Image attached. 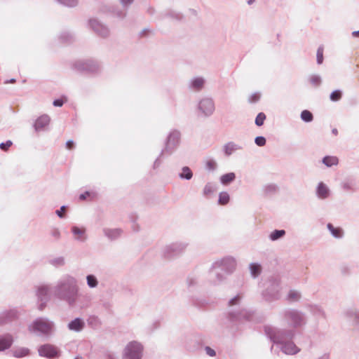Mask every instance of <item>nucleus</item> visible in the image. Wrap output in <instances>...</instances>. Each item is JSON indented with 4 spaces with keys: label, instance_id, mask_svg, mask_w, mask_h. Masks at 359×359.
<instances>
[{
    "label": "nucleus",
    "instance_id": "obj_39",
    "mask_svg": "<svg viewBox=\"0 0 359 359\" xmlns=\"http://www.w3.org/2000/svg\"><path fill=\"white\" fill-rule=\"evenodd\" d=\"M56 1L67 7H75L79 3L78 0H56Z\"/></svg>",
    "mask_w": 359,
    "mask_h": 359
},
{
    "label": "nucleus",
    "instance_id": "obj_55",
    "mask_svg": "<svg viewBox=\"0 0 359 359\" xmlns=\"http://www.w3.org/2000/svg\"><path fill=\"white\" fill-rule=\"evenodd\" d=\"M235 177L236 175L233 172L226 173V184L233 182Z\"/></svg>",
    "mask_w": 359,
    "mask_h": 359
},
{
    "label": "nucleus",
    "instance_id": "obj_30",
    "mask_svg": "<svg viewBox=\"0 0 359 359\" xmlns=\"http://www.w3.org/2000/svg\"><path fill=\"white\" fill-rule=\"evenodd\" d=\"M59 39L61 42L69 43L74 41V36L69 31H64L60 33Z\"/></svg>",
    "mask_w": 359,
    "mask_h": 359
},
{
    "label": "nucleus",
    "instance_id": "obj_42",
    "mask_svg": "<svg viewBox=\"0 0 359 359\" xmlns=\"http://www.w3.org/2000/svg\"><path fill=\"white\" fill-rule=\"evenodd\" d=\"M266 119V115L263 112H260L257 114L255 118V124L257 126H262Z\"/></svg>",
    "mask_w": 359,
    "mask_h": 359
},
{
    "label": "nucleus",
    "instance_id": "obj_54",
    "mask_svg": "<svg viewBox=\"0 0 359 359\" xmlns=\"http://www.w3.org/2000/svg\"><path fill=\"white\" fill-rule=\"evenodd\" d=\"M66 209H67V206L62 205L60 207V208L59 210H57L55 211V213L57 215V217L60 218H64L65 217L64 212L66 211Z\"/></svg>",
    "mask_w": 359,
    "mask_h": 359
},
{
    "label": "nucleus",
    "instance_id": "obj_31",
    "mask_svg": "<svg viewBox=\"0 0 359 359\" xmlns=\"http://www.w3.org/2000/svg\"><path fill=\"white\" fill-rule=\"evenodd\" d=\"M86 284L90 289L95 288L98 286L99 281L94 274H88L86 276Z\"/></svg>",
    "mask_w": 359,
    "mask_h": 359
},
{
    "label": "nucleus",
    "instance_id": "obj_9",
    "mask_svg": "<svg viewBox=\"0 0 359 359\" xmlns=\"http://www.w3.org/2000/svg\"><path fill=\"white\" fill-rule=\"evenodd\" d=\"M143 346L135 341L129 342L125 347L123 353V359H141L142 357Z\"/></svg>",
    "mask_w": 359,
    "mask_h": 359
},
{
    "label": "nucleus",
    "instance_id": "obj_57",
    "mask_svg": "<svg viewBox=\"0 0 359 359\" xmlns=\"http://www.w3.org/2000/svg\"><path fill=\"white\" fill-rule=\"evenodd\" d=\"M92 195H95L93 192H90L88 191H85L84 193L80 194L79 199L83 201L86 200L88 197H90Z\"/></svg>",
    "mask_w": 359,
    "mask_h": 359
},
{
    "label": "nucleus",
    "instance_id": "obj_3",
    "mask_svg": "<svg viewBox=\"0 0 359 359\" xmlns=\"http://www.w3.org/2000/svg\"><path fill=\"white\" fill-rule=\"evenodd\" d=\"M55 323L46 318H38L29 326L30 332L38 335L49 336L54 331Z\"/></svg>",
    "mask_w": 359,
    "mask_h": 359
},
{
    "label": "nucleus",
    "instance_id": "obj_46",
    "mask_svg": "<svg viewBox=\"0 0 359 359\" xmlns=\"http://www.w3.org/2000/svg\"><path fill=\"white\" fill-rule=\"evenodd\" d=\"M50 236L54 238L56 241H58L61 237L60 231L57 228H53L50 231Z\"/></svg>",
    "mask_w": 359,
    "mask_h": 359
},
{
    "label": "nucleus",
    "instance_id": "obj_43",
    "mask_svg": "<svg viewBox=\"0 0 359 359\" xmlns=\"http://www.w3.org/2000/svg\"><path fill=\"white\" fill-rule=\"evenodd\" d=\"M310 82L312 85L318 86L321 83V78L318 75H311L309 78Z\"/></svg>",
    "mask_w": 359,
    "mask_h": 359
},
{
    "label": "nucleus",
    "instance_id": "obj_35",
    "mask_svg": "<svg viewBox=\"0 0 359 359\" xmlns=\"http://www.w3.org/2000/svg\"><path fill=\"white\" fill-rule=\"evenodd\" d=\"M285 235V230H274L269 236V239L271 241H276Z\"/></svg>",
    "mask_w": 359,
    "mask_h": 359
},
{
    "label": "nucleus",
    "instance_id": "obj_36",
    "mask_svg": "<svg viewBox=\"0 0 359 359\" xmlns=\"http://www.w3.org/2000/svg\"><path fill=\"white\" fill-rule=\"evenodd\" d=\"M49 263L55 267H59L64 266L65 264V261L63 257H57L50 259L49 261Z\"/></svg>",
    "mask_w": 359,
    "mask_h": 359
},
{
    "label": "nucleus",
    "instance_id": "obj_53",
    "mask_svg": "<svg viewBox=\"0 0 359 359\" xmlns=\"http://www.w3.org/2000/svg\"><path fill=\"white\" fill-rule=\"evenodd\" d=\"M204 351L208 356L214 357L216 355V351L208 346H205Z\"/></svg>",
    "mask_w": 359,
    "mask_h": 359
},
{
    "label": "nucleus",
    "instance_id": "obj_38",
    "mask_svg": "<svg viewBox=\"0 0 359 359\" xmlns=\"http://www.w3.org/2000/svg\"><path fill=\"white\" fill-rule=\"evenodd\" d=\"M163 18H169L172 20H180L182 19V15L175 11H169L165 14Z\"/></svg>",
    "mask_w": 359,
    "mask_h": 359
},
{
    "label": "nucleus",
    "instance_id": "obj_6",
    "mask_svg": "<svg viewBox=\"0 0 359 359\" xmlns=\"http://www.w3.org/2000/svg\"><path fill=\"white\" fill-rule=\"evenodd\" d=\"M224 278V258L215 261L208 272V281L211 285H219Z\"/></svg>",
    "mask_w": 359,
    "mask_h": 359
},
{
    "label": "nucleus",
    "instance_id": "obj_20",
    "mask_svg": "<svg viewBox=\"0 0 359 359\" xmlns=\"http://www.w3.org/2000/svg\"><path fill=\"white\" fill-rule=\"evenodd\" d=\"M13 343V338L11 334H6L0 335V352L10 348Z\"/></svg>",
    "mask_w": 359,
    "mask_h": 359
},
{
    "label": "nucleus",
    "instance_id": "obj_33",
    "mask_svg": "<svg viewBox=\"0 0 359 359\" xmlns=\"http://www.w3.org/2000/svg\"><path fill=\"white\" fill-rule=\"evenodd\" d=\"M217 191V186L212 183H208L203 189V195L209 197L212 194Z\"/></svg>",
    "mask_w": 359,
    "mask_h": 359
},
{
    "label": "nucleus",
    "instance_id": "obj_23",
    "mask_svg": "<svg viewBox=\"0 0 359 359\" xmlns=\"http://www.w3.org/2000/svg\"><path fill=\"white\" fill-rule=\"evenodd\" d=\"M16 317V313L14 311H6L0 313V325L11 322Z\"/></svg>",
    "mask_w": 359,
    "mask_h": 359
},
{
    "label": "nucleus",
    "instance_id": "obj_24",
    "mask_svg": "<svg viewBox=\"0 0 359 359\" xmlns=\"http://www.w3.org/2000/svg\"><path fill=\"white\" fill-rule=\"evenodd\" d=\"M237 266V260L231 256L226 257V273H233Z\"/></svg>",
    "mask_w": 359,
    "mask_h": 359
},
{
    "label": "nucleus",
    "instance_id": "obj_44",
    "mask_svg": "<svg viewBox=\"0 0 359 359\" xmlns=\"http://www.w3.org/2000/svg\"><path fill=\"white\" fill-rule=\"evenodd\" d=\"M187 285L189 287L196 285L198 282V278L196 276H190L187 278Z\"/></svg>",
    "mask_w": 359,
    "mask_h": 359
},
{
    "label": "nucleus",
    "instance_id": "obj_51",
    "mask_svg": "<svg viewBox=\"0 0 359 359\" xmlns=\"http://www.w3.org/2000/svg\"><path fill=\"white\" fill-rule=\"evenodd\" d=\"M241 299V296L240 294H237L236 297H234L229 301V306H233L235 305L238 304Z\"/></svg>",
    "mask_w": 359,
    "mask_h": 359
},
{
    "label": "nucleus",
    "instance_id": "obj_15",
    "mask_svg": "<svg viewBox=\"0 0 359 359\" xmlns=\"http://www.w3.org/2000/svg\"><path fill=\"white\" fill-rule=\"evenodd\" d=\"M205 82L203 76L193 77L188 83V88L194 92H200L203 89Z\"/></svg>",
    "mask_w": 359,
    "mask_h": 359
},
{
    "label": "nucleus",
    "instance_id": "obj_18",
    "mask_svg": "<svg viewBox=\"0 0 359 359\" xmlns=\"http://www.w3.org/2000/svg\"><path fill=\"white\" fill-rule=\"evenodd\" d=\"M316 194L318 198L324 200L330 196V190L324 182H320L316 187Z\"/></svg>",
    "mask_w": 359,
    "mask_h": 359
},
{
    "label": "nucleus",
    "instance_id": "obj_50",
    "mask_svg": "<svg viewBox=\"0 0 359 359\" xmlns=\"http://www.w3.org/2000/svg\"><path fill=\"white\" fill-rule=\"evenodd\" d=\"M13 144V142L11 140H7L5 142H1L0 144V149L2 151H6Z\"/></svg>",
    "mask_w": 359,
    "mask_h": 359
},
{
    "label": "nucleus",
    "instance_id": "obj_47",
    "mask_svg": "<svg viewBox=\"0 0 359 359\" xmlns=\"http://www.w3.org/2000/svg\"><path fill=\"white\" fill-rule=\"evenodd\" d=\"M260 99V94L259 93H255L251 94L248 97V102L250 103H255Z\"/></svg>",
    "mask_w": 359,
    "mask_h": 359
},
{
    "label": "nucleus",
    "instance_id": "obj_17",
    "mask_svg": "<svg viewBox=\"0 0 359 359\" xmlns=\"http://www.w3.org/2000/svg\"><path fill=\"white\" fill-rule=\"evenodd\" d=\"M72 233L74 236V240L83 243L88 239V236L86 233V228L79 227L77 226H73L71 229Z\"/></svg>",
    "mask_w": 359,
    "mask_h": 359
},
{
    "label": "nucleus",
    "instance_id": "obj_37",
    "mask_svg": "<svg viewBox=\"0 0 359 359\" xmlns=\"http://www.w3.org/2000/svg\"><path fill=\"white\" fill-rule=\"evenodd\" d=\"M300 116L302 120L306 123L311 122L313 118V114L308 110L302 111Z\"/></svg>",
    "mask_w": 359,
    "mask_h": 359
},
{
    "label": "nucleus",
    "instance_id": "obj_21",
    "mask_svg": "<svg viewBox=\"0 0 359 359\" xmlns=\"http://www.w3.org/2000/svg\"><path fill=\"white\" fill-rule=\"evenodd\" d=\"M84 327L85 322L81 318H76L67 324V327L69 330L76 332H81Z\"/></svg>",
    "mask_w": 359,
    "mask_h": 359
},
{
    "label": "nucleus",
    "instance_id": "obj_14",
    "mask_svg": "<svg viewBox=\"0 0 359 359\" xmlns=\"http://www.w3.org/2000/svg\"><path fill=\"white\" fill-rule=\"evenodd\" d=\"M198 108L201 114L205 116H208L215 111V102L210 97H203L199 101Z\"/></svg>",
    "mask_w": 359,
    "mask_h": 359
},
{
    "label": "nucleus",
    "instance_id": "obj_32",
    "mask_svg": "<svg viewBox=\"0 0 359 359\" xmlns=\"http://www.w3.org/2000/svg\"><path fill=\"white\" fill-rule=\"evenodd\" d=\"M302 297L299 291L296 290H290L287 295V299L290 302H298Z\"/></svg>",
    "mask_w": 359,
    "mask_h": 359
},
{
    "label": "nucleus",
    "instance_id": "obj_13",
    "mask_svg": "<svg viewBox=\"0 0 359 359\" xmlns=\"http://www.w3.org/2000/svg\"><path fill=\"white\" fill-rule=\"evenodd\" d=\"M38 351L40 356L49 359L57 358L60 355L59 349L50 344L41 345Z\"/></svg>",
    "mask_w": 359,
    "mask_h": 359
},
{
    "label": "nucleus",
    "instance_id": "obj_59",
    "mask_svg": "<svg viewBox=\"0 0 359 359\" xmlns=\"http://www.w3.org/2000/svg\"><path fill=\"white\" fill-rule=\"evenodd\" d=\"M218 203L219 205H224V192H220L219 194Z\"/></svg>",
    "mask_w": 359,
    "mask_h": 359
},
{
    "label": "nucleus",
    "instance_id": "obj_34",
    "mask_svg": "<svg viewBox=\"0 0 359 359\" xmlns=\"http://www.w3.org/2000/svg\"><path fill=\"white\" fill-rule=\"evenodd\" d=\"M322 162L327 167H331L338 164V158L336 156H327L323 158Z\"/></svg>",
    "mask_w": 359,
    "mask_h": 359
},
{
    "label": "nucleus",
    "instance_id": "obj_64",
    "mask_svg": "<svg viewBox=\"0 0 359 359\" xmlns=\"http://www.w3.org/2000/svg\"><path fill=\"white\" fill-rule=\"evenodd\" d=\"M316 359H330V354L327 353H323L320 356L318 357Z\"/></svg>",
    "mask_w": 359,
    "mask_h": 359
},
{
    "label": "nucleus",
    "instance_id": "obj_61",
    "mask_svg": "<svg viewBox=\"0 0 359 359\" xmlns=\"http://www.w3.org/2000/svg\"><path fill=\"white\" fill-rule=\"evenodd\" d=\"M66 147L68 149H72L74 147V142L73 140H69L66 142Z\"/></svg>",
    "mask_w": 359,
    "mask_h": 359
},
{
    "label": "nucleus",
    "instance_id": "obj_40",
    "mask_svg": "<svg viewBox=\"0 0 359 359\" xmlns=\"http://www.w3.org/2000/svg\"><path fill=\"white\" fill-rule=\"evenodd\" d=\"M309 308H310V311L313 314L317 315V316H325V312L320 306H317V305H311V306H309Z\"/></svg>",
    "mask_w": 359,
    "mask_h": 359
},
{
    "label": "nucleus",
    "instance_id": "obj_8",
    "mask_svg": "<svg viewBox=\"0 0 359 359\" xmlns=\"http://www.w3.org/2000/svg\"><path fill=\"white\" fill-rule=\"evenodd\" d=\"M73 69L79 72L96 73L100 70V65L96 60H81L73 64Z\"/></svg>",
    "mask_w": 359,
    "mask_h": 359
},
{
    "label": "nucleus",
    "instance_id": "obj_28",
    "mask_svg": "<svg viewBox=\"0 0 359 359\" xmlns=\"http://www.w3.org/2000/svg\"><path fill=\"white\" fill-rule=\"evenodd\" d=\"M327 228L332 234V236L336 238H341L344 235L343 230L339 227H334L332 224L329 223L327 224Z\"/></svg>",
    "mask_w": 359,
    "mask_h": 359
},
{
    "label": "nucleus",
    "instance_id": "obj_29",
    "mask_svg": "<svg viewBox=\"0 0 359 359\" xmlns=\"http://www.w3.org/2000/svg\"><path fill=\"white\" fill-rule=\"evenodd\" d=\"M13 356L16 358H21L29 354V350L27 348L20 347L12 350Z\"/></svg>",
    "mask_w": 359,
    "mask_h": 359
},
{
    "label": "nucleus",
    "instance_id": "obj_7",
    "mask_svg": "<svg viewBox=\"0 0 359 359\" xmlns=\"http://www.w3.org/2000/svg\"><path fill=\"white\" fill-rule=\"evenodd\" d=\"M181 140V133L176 129L171 130L167 136L165 147L161 152V156L163 153L171 155L175 152L180 145Z\"/></svg>",
    "mask_w": 359,
    "mask_h": 359
},
{
    "label": "nucleus",
    "instance_id": "obj_16",
    "mask_svg": "<svg viewBox=\"0 0 359 359\" xmlns=\"http://www.w3.org/2000/svg\"><path fill=\"white\" fill-rule=\"evenodd\" d=\"M252 313L247 310L243 309L236 312H230L229 316L233 320L241 321L242 320H250Z\"/></svg>",
    "mask_w": 359,
    "mask_h": 359
},
{
    "label": "nucleus",
    "instance_id": "obj_2",
    "mask_svg": "<svg viewBox=\"0 0 359 359\" xmlns=\"http://www.w3.org/2000/svg\"><path fill=\"white\" fill-rule=\"evenodd\" d=\"M266 336L273 342V344L280 346L281 351L288 355H294L301 351L293 341L295 336V331L292 329H280L271 325L264 326Z\"/></svg>",
    "mask_w": 359,
    "mask_h": 359
},
{
    "label": "nucleus",
    "instance_id": "obj_63",
    "mask_svg": "<svg viewBox=\"0 0 359 359\" xmlns=\"http://www.w3.org/2000/svg\"><path fill=\"white\" fill-rule=\"evenodd\" d=\"M106 359H118L117 356L113 353H107L106 354Z\"/></svg>",
    "mask_w": 359,
    "mask_h": 359
},
{
    "label": "nucleus",
    "instance_id": "obj_41",
    "mask_svg": "<svg viewBox=\"0 0 359 359\" xmlns=\"http://www.w3.org/2000/svg\"><path fill=\"white\" fill-rule=\"evenodd\" d=\"M238 149L239 147L237 144L233 142H229L228 144H226V154L230 155Z\"/></svg>",
    "mask_w": 359,
    "mask_h": 359
},
{
    "label": "nucleus",
    "instance_id": "obj_52",
    "mask_svg": "<svg viewBox=\"0 0 359 359\" xmlns=\"http://www.w3.org/2000/svg\"><path fill=\"white\" fill-rule=\"evenodd\" d=\"M255 142L257 146L262 147L266 144V139L262 136H258L255 138Z\"/></svg>",
    "mask_w": 359,
    "mask_h": 359
},
{
    "label": "nucleus",
    "instance_id": "obj_11",
    "mask_svg": "<svg viewBox=\"0 0 359 359\" xmlns=\"http://www.w3.org/2000/svg\"><path fill=\"white\" fill-rule=\"evenodd\" d=\"M281 287L278 281L274 280L269 283L263 297L266 301L272 302L278 300L280 297Z\"/></svg>",
    "mask_w": 359,
    "mask_h": 359
},
{
    "label": "nucleus",
    "instance_id": "obj_27",
    "mask_svg": "<svg viewBox=\"0 0 359 359\" xmlns=\"http://www.w3.org/2000/svg\"><path fill=\"white\" fill-rule=\"evenodd\" d=\"M178 176L181 180H190L193 177V172L189 167L183 166Z\"/></svg>",
    "mask_w": 359,
    "mask_h": 359
},
{
    "label": "nucleus",
    "instance_id": "obj_22",
    "mask_svg": "<svg viewBox=\"0 0 359 359\" xmlns=\"http://www.w3.org/2000/svg\"><path fill=\"white\" fill-rule=\"evenodd\" d=\"M103 233L104 235L107 237L109 240L114 241L117 238H118L122 233L123 231L121 229L116 228V229H109V228H104L103 229Z\"/></svg>",
    "mask_w": 359,
    "mask_h": 359
},
{
    "label": "nucleus",
    "instance_id": "obj_45",
    "mask_svg": "<svg viewBox=\"0 0 359 359\" xmlns=\"http://www.w3.org/2000/svg\"><path fill=\"white\" fill-rule=\"evenodd\" d=\"M316 57H317V63L318 65H320L323 63V48L322 46H320L317 50L316 53Z\"/></svg>",
    "mask_w": 359,
    "mask_h": 359
},
{
    "label": "nucleus",
    "instance_id": "obj_26",
    "mask_svg": "<svg viewBox=\"0 0 359 359\" xmlns=\"http://www.w3.org/2000/svg\"><path fill=\"white\" fill-rule=\"evenodd\" d=\"M249 270L252 278L258 277L262 273V266L257 262H252L249 264Z\"/></svg>",
    "mask_w": 359,
    "mask_h": 359
},
{
    "label": "nucleus",
    "instance_id": "obj_62",
    "mask_svg": "<svg viewBox=\"0 0 359 359\" xmlns=\"http://www.w3.org/2000/svg\"><path fill=\"white\" fill-rule=\"evenodd\" d=\"M161 157V156L160 154L159 156L155 160L154 165H153L154 169H156L157 168H158L160 166V165H161L160 158Z\"/></svg>",
    "mask_w": 359,
    "mask_h": 359
},
{
    "label": "nucleus",
    "instance_id": "obj_4",
    "mask_svg": "<svg viewBox=\"0 0 359 359\" xmlns=\"http://www.w3.org/2000/svg\"><path fill=\"white\" fill-rule=\"evenodd\" d=\"M283 320L290 326V329L294 330L306 323V319L302 312L292 309L284 311L282 313Z\"/></svg>",
    "mask_w": 359,
    "mask_h": 359
},
{
    "label": "nucleus",
    "instance_id": "obj_10",
    "mask_svg": "<svg viewBox=\"0 0 359 359\" xmlns=\"http://www.w3.org/2000/svg\"><path fill=\"white\" fill-rule=\"evenodd\" d=\"M51 287L48 285H41L37 287L36 295L39 302L38 309L43 311L50 299Z\"/></svg>",
    "mask_w": 359,
    "mask_h": 359
},
{
    "label": "nucleus",
    "instance_id": "obj_19",
    "mask_svg": "<svg viewBox=\"0 0 359 359\" xmlns=\"http://www.w3.org/2000/svg\"><path fill=\"white\" fill-rule=\"evenodd\" d=\"M50 117L43 114L39 116L34 122V128L36 132L43 130L50 123Z\"/></svg>",
    "mask_w": 359,
    "mask_h": 359
},
{
    "label": "nucleus",
    "instance_id": "obj_25",
    "mask_svg": "<svg viewBox=\"0 0 359 359\" xmlns=\"http://www.w3.org/2000/svg\"><path fill=\"white\" fill-rule=\"evenodd\" d=\"M345 316L359 325V309L350 308L344 313Z\"/></svg>",
    "mask_w": 359,
    "mask_h": 359
},
{
    "label": "nucleus",
    "instance_id": "obj_60",
    "mask_svg": "<svg viewBox=\"0 0 359 359\" xmlns=\"http://www.w3.org/2000/svg\"><path fill=\"white\" fill-rule=\"evenodd\" d=\"M120 1L123 7H127L133 4L134 0H120Z\"/></svg>",
    "mask_w": 359,
    "mask_h": 359
},
{
    "label": "nucleus",
    "instance_id": "obj_48",
    "mask_svg": "<svg viewBox=\"0 0 359 359\" xmlns=\"http://www.w3.org/2000/svg\"><path fill=\"white\" fill-rule=\"evenodd\" d=\"M341 97V92L340 90H334L330 94V100L332 101H338Z\"/></svg>",
    "mask_w": 359,
    "mask_h": 359
},
{
    "label": "nucleus",
    "instance_id": "obj_5",
    "mask_svg": "<svg viewBox=\"0 0 359 359\" xmlns=\"http://www.w3.org/2000/svg\"><path fill=\"white\" fill-rule=\"evenodd\" d=\"M189 245L186 241H176L165 245L161 250V255L167 259H172L178 257Z\"/></svg>",
    "mask_w": 359,
    "mask_h": 359
},
{
    "label": "nucleus",
    "instance_id": "obj_1",
    "mask_svg": "<svg viewBox=\"0 0 359 359\" xmlns=\"http://www.w3.org/2000/svg\"><path fill=\"white\" fill-rule=\"evenodd\" d=\"M78 280L71 274L60 276L51 287L53 296L57 300L66 303L69 307L85 309L90 306L91 297L79 292Z\"/></svg>",
    "mask_w": 359,
    "mask_h": 359
},
{
    "label": "nucleus",
    "instance_id": "obj_56",
    "mask_svg": "<svg viewBox=\"0 0 359 359\" xmlns=\"http://www.w3.org/2000/svg\"><path fill=\"white\" fill-rule=\"evenodd\" d=\"M265 191L267 193L274 192L277 189V187L275 184H268L264 187Z\"/></svg>",
    "mask_w": 359,
    "mask_h": 359
},
{
    "label": "nucleus",
    "instance_id": "obj_58",
    "mask_svg": "<svg viewBox=\"0 0 359 359\" xmlns=\"http://www.w3.org/2000/svg\"><path fill=\"white\" fill-rule=\"evenodd\" d=\"M53 104L55 107H62L64 104V100L61 98L56 99L53 101Z\"/></svg>",
    "mask_w": 359,
    "mask_h": 359
},
{
    "label": "nucleus",
    "instance_id": "obj_49",
    "mask_svg": "<svg viewBox=\"0 0 359 359\" xmlns=\"http://www.w3.org/2000/svg\"><path fill=\"white\" fill-rule=\"evenodd\" d=\"M216 166H217L216 162L212 159L208 161L206 163V165H205L206 169L210 171L214 170L216 168Z\"/></svg>",
    "mask_w": 359,
    "mask_h": 359
},
{
    "label": "nucleus",
    "instance_id": "obj_12",
    "mask_svg": "<svg viewBox=\"0 0 359 359\" xmlns=\"http://www.w3.org/2000/svg\"><path fill=\"white\" fill-rule=\"evenodd\" d=\"M89 27L100 37L107 38L110 31L107 26L102 23L97 18H90L88 20Z\"/></svg>",
    "mask_w": 359,
    "mask_h": 359
}]
</instances>
